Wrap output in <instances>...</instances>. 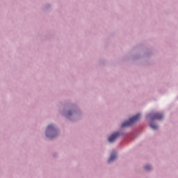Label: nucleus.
<instances>
[{
    "label": "nucleus",
    "mask_w": 178,
    "mask_h": 178,
    "mask_svg": "<svg viewBox=\"0 0 178 178\" xmlns=\"http://www.w3.org/2000/svg\"><path fill=\"white\" fill-rule=\"evenodd\" d=\"M141 117L140 114H137L136 115H134L131 118L129 119V121H126L122 124V127H128V126H131L133 123H136L137 120L140 119Z\"/></svg>",
    "instance_id": "1"
},
{
    "label": "nucleus",
    "mask_w": 178,
    "mask_h": 178,
    "mask_svg": "<svg viewBox=\"0 0 178 178\" xmlns=\"http://www.w3.org/2000/svg\"><path fill=\"white\" fill-rule=\"evenodd\" d=\"M54 133H56L55 127L52 124L49 125L46 129L47 137H49V138H54V137H56V136L54 135Z\"/></svg>",
    "instance_id": "2"
},
{
    "label": "nucleus",
    "mask_w": 178,
    "mask_h": 178,
    "mask_svg": "<svg viewBox=\"0 0 178 178\" xmlns=\"http://www.w3.org/2000/svg\"><path fill=\"white\" fill-rule=\"evenodd\" d=\"M147 118H150L152 120H155V119H157L158 120H161V119L163 118V115L156 113L153 115L152 114H149V115H147Z\"/></svg>",
    "instance_id": "3"
},
{
    "label": "nucleus",
    "mask_w": 178,
    "mask_h": 178,
    "mask_svg": "<svg viewBox=\"0 0 178 178\" xmlns=\"http://www.w3.org/2000/svg\"><path fill=\"white\" fill-rule=\"evenodd\" d=\"M119 136H120V134L119 133H115L113 134L109 138H108V141L109 143H113V141H115V140H116L118 138V137H119Z\"/></svg>",
    "instance_id": "4"
},
{
    "label": "nucleus",
    "mask_w": 178,
    "mask_h": 178,
    "mask_svg": "<svg viewBox=\"0 0 178 178\" xmlns=\"http://www.w3.org/2000/svg\"><path fill=\"white\" fill-rule=\"evenodd\" d=\"M115 159H116V153L113 152L109 158V159L108 160V163H111V162H113V161H115Z\"/></svg>",
    "instance_id": "5"
},
{
    "label": "nucleus",
    "mask_w": 178,
    "mask_h": 178,
    "mask_svg": "<svg viewBox=\"0 0 178 178\" xmlns=\"http://www.w3.org/2000/svg\"><path fill=\"white\" fill-rule=\"evenodd\" d=\"M150 127H152L153 129V130H156L158 129V125H156L154 123H152L150 124Z\"/></svg>",
    "instance_id": "6"
},
{
    "label": "nucleus",
    "mask_w": 178,
    "mask_h": 178,
    "mask_svg": "<svg viewBox=\"0 0 178 178\" xmlns=\"http://www.w3.org/2000/svg\"><path fill=\"white\" fill-rule=\"evenodd\" d=\"M145 170H150L151 165H146V166H145Z\"/></svg>",
    "instance_id": "7"
}]
</instances>
